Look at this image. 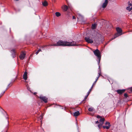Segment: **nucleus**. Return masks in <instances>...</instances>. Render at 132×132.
I'll return each instance as SVG.
<instances>
[{"mask_svg":"<svg viewBox=\"0 0 132 132\" xmlns=\"http://www.w3.org/2000/svg\"><path fill=\"white\" fill-rule=\"evenodd\" d=\"M54 46H74L76 45V43L73 41L70 42L67 41H63L62 40L59 41L56 44H54L51 45Z\"/></svg>","mask_w":132,"mask_h":132,"instance_id":"obj_1","label":"nucleus"},{"mask_svg":"<svg viewBox=\"0 0 132 132\" xmlns=\"http://www.w3.org/2000/svg\"><path fill=\"white\" fill-rule=\"evenodd\" d=\"M93 52L95 55L97 56L98 59L97 61L98 63H99L100 62V60L101 58V55L98 49H96L94 51H93Z\"/></svg>","mask_w":132,"mask_h":132,"instance_id":"obj_2","label":"nucleus"},{"mask_svg":"<svg viewBox=\"0 0 132 132\" xmlns=\"http://www.w3.org/2000/svg\"><path fill=\"white\" fill-rule=\"evenodd\" d=\"M105 120L104 118H101L99 120L100 124L98 125V127L99 128H101L102 125L104 123V121Z\"/></svg>","mask_w":132,"mask_h":132,"instance_id":"obj_3","label":"nucleus"},{"mask_svg":"<svg viewBox=\"0 0 132 132\" xmlns=\"http://www.w3.org/2000/svg\"><path fill=\"white\" fill-rule=\"evenodd\" d=\"M39 98H40L42 100L44 101L45 103H46L47 102V98L46 97L43 96L42 95H41L40 96Z\"/></svg>","mask_w":132,"mask_h":132,"instance_id":"obj_4","label":"nucleus"},{"mask_svg":"<svg viewBox=\"0 0 132 132\" xmlns=\"http://www.w3.org/2000/svg\"><path fill=\"white\" fill-rule=\"evenodd\" d=\"M11 52L12 53V56L13 58L15 57L16 51L15 49H12L11 51Z\"/></svg>","mask_w":132,"mask_h":132,"instance_id":"obj_5","label":"nucleus"},{"mask_svg":"<svg viewBox=\"0 0 132 132\" xmlns=\"http://www.w3.org/2000/svg\"><path fill=\"white\" fill-rule=\"evenodd\" d=\"M85 40L88 43H92L93 42V40L89 37H85Z\"/></svg>","mask_w":132,"mask_h":132,"instance_id":"obj_6","label":"nucleus"},{"mask_svg":"<svg viewBox=\"0 0 132 132\" xmlns=\"http://www.w3.org/2000/svg\"><path fill=\"white\" fill-rule=\"evenodd\" d=\"M25 55L26 54L25 53L23 52H22L20 56V59L21 60H23L24 58Z\"/></svg>","mask_w":132,"mask_h":132,"instance_id":"obj_7","label":"nucleus"},{"mask_svg":"<svg viewBox=\"0 0 132 132\" xmlns=\"http://www.w3.org/2000/svg\"><path fill=\"white\" fill-rule=\"evenodd\" d=\"M108 2V0H105V2L103 3L102 5V7L103 8H105L107 5Z\"/></svg>","mask_w":132,"mask_h":132,"instance_id":"obj_8","label":"nucleus"},{"mask_svg":"<svg viewBox=\"0 0 132 132\" xmlns=\"http://www.w3.org/2000/svg\"><path fill=\"white\" fill-rule=\"evenodd\" d=\"M122 34H120L118 33H117L116 34L114 37L113 38H112L111 39V40H110V41L112 40L113 39H115V38H116L117 37L119 36H120Z\"/></svg>","mask_w":132,"mask_h":132,"instance_id":"obj_9","label":"nucleus"},{"mask_svg":"<svg viewBox=\"0 0 132 132\" xmlns=\"http://www.w3.org/2000/svg\"><path fill=\"white\" fill-rule=\"evenodd\" d=\"M125 90L124 89L122 90H118L117 91V93L119 94H121L125 92Z\"/></svg>","mask_w":132,"mask_h":132,"instance_id":"obj_10","label":"nucleus"},{"mask_svg":"<svg viewBox=\"0 0 132 132\" xmlns=\"http://www.w3.org/2000/svg\"><path fill=\"white\" fill-rule=\"evenodd\" d=\"M27 72H24V74L23 76V78L25 80H26L27 78Z\"/></svg>","mask_w":132,"mask_h":132,"instance_id":"obj_11","label":"nucleus"},{"mask_svg":"<svg viewBox=\"0 0 132 132\" xmlns=\"http://www.w3.org/2000/svg\"><path fill=\"white\" fill-rule=\"evenodd\" d=\"M62 8L64 11H66L67 10L68 7L67 5H64L62 7Z\"/></svg>","mask_w":132,"mask_h":132,"instance_id":"obj_12","label":"nucleus"},{"mask_svg":"<svg viewBox=\"0 0 132 132\" xmlns=\"http://www.w3.org/2000/svg\"><path fill=\"white\" fill-rule=\"evenodd\" d=\"M80 114V113L79 111H77L73 113V115L74 116L76 117L79 116Z\"/></svg>","mask_w":132,"mask_h":132,"instance_id":"obj_13","label":"nucleus"},{"mask_svg":"<svg viewBox=\"0 0 132 132\" xmlns=\"http://www.w3.org/2000/svg\"><path fill=\"white\" fill-rule=\"evenodd\" d=\"M116 30L118 33L120 34H122L121 33L122 30L121 29L119 28H116Z\"/></svg>","mask_w":132,"mask_h":132,"instance_id":"obj_14","label":"nucleus"},{"mask_svg":"<svg viewBox=\"0 0 132 132\" xmlns=\"http://www.w3.org/2000/svg\"><path fill=\"white\" fill-rule=\"evenodd\" d=\"M43 5L44 6H46L47 5L48 3L46 1H45L43 3Z\"/></svg>","mask_w":132,"mask_h":132,"instance_id":"obj_15","label":"nucleus"},{"mask_svg":"<svg viewBox=\"0 0 132 132\" xmlns=\"http://www.w3.org/2000/svg\"><path fill=\"white\" fill-rule=\"evenodd\" d=\"M55 14L56 16L57 17H59L61 15V14L59 12H56Z\"/></svg>","mask_w":132,"mask_h":132,"instance_id":"obj_16","label":"nucleus"},{"mask_svg":"<svg viewBox=\"0 0 132 132\" xmlns=\"http://www.w3.org/2000/svg\"><path fill=\"white\" fill-rule=\"evenodd\" d=\"M103 128H106L107 129H108L110 128V126H103Z\"/></svg>","mask_w":132,"mask_h":132,"instance_id":"obj_17","label":"nucleus"},{"mask_svg":"<svg viewBox=\"0 0 132 132\" xmlns=\"http://www.w3.org/2000/svg\"><path fill=\"white\" fill-rule=\"evenodd\" d=\"M96 24H93L92 26V29H94L96 28Z\"/></svg>","mask_w":132,"mask_h":132,"instance_id":"obj_18","label":"nucleus"},{"mask_svg":"<svg viewBox=\"0 0 132 132\" xmlns=\"http://www.w3.org/2000/svg\"><path fill=\"white\" fill-rule=\"evenodd\" d=\"M88 110L89 111H92L93 110V108H89L88 109Z\"/></svg>","mask_w":132,"mask_h":132,"instance_id":"obj_19","label":"nucleus"},{"mask_svg":"<svg viewBox=\"0 0 132 132\" xmlns=\"http://www.w3.org/2000/svg\"><path fill=\"white\" fill-rule=\"evenodd\" d=\"M105 124L106 125H108V126H110V123L109 122H105Z\"/></svg>","mask_w":132,"mask_h":132,"instance_id":"obj_20","label":"nucleus"},{"mask_svg":"<svg viewBox=\"0 0 132 132\" xmlns=\"http://www.w3.org/2000/svg\"><path fill=\"white\" fill-rule=\"evenodd\" d=\"M98 77H97V79H98V78L100 76V75H101V72H100V70L98 71Z\"/></svg>","mask_w":132,"mask_h":132,"instance_id":"obj_21","label":"nucleus"},{"mask_svg":"<svg viewBox=\"0 0 132 132\" xmlns=\"http://www.w3.org/2000/svg\"><path fill=\"white\" fill-rule=\"evenodd\" d=\"M43 118V116L41 115L39 118V119H40V120L42 119Z\"/></svg>","mask_w":132,"mask_h":132,"instance_id":"obj_22","label":"nucleus"},{"mask_svg":"<svg viewBox=\"0 0 132 132\" xmlns=\"http://www.w3.org/2000/svg\"><path fill=\"white\" fill-rule=\"evenodd\" d=\"M124 96L125 97H127L128 95L127 94L125 93L124 94Z\"/></svg>","mask_w":132,"mask_h":132,"instance_id":"obj_23","label":"nucleus"},{"mask_svg":"<svg viewBox=\"0 0 132 132\" xmlns=\"http://www.w3.org/2000/svg\"><path fill=\"white\" fill-rule=\"evenodd\" d=\"M90 91L89 92V91H88V94L87 95V97L89 95V94L90 93Z\"/></svg>","mask_w":132,"mask_h":132,"instance_id":"obj_24","label":"nucleus"},{"mask_svg":"<svg viewBox=\"0 0 132 132\" xmlns=\"http://www.w3.org/2000/svg\"><path fill=\"white\" fill-rule=\"evenodd\" d=\"M97 118H101V117L100 116L98 115L97 116Z\"/></svg>","mask_w":132,"mask_h":132,"instance_id":"obj_25","label":"nucleus"},{"mask_svg":"<svg viewBox=\"0 0 132 132\" xmlns=\"http://www.w3.org/2000/svg\"><path fill=\"white\" fill-rule=\"evenodd\" d=\"M96 123H99L100 124V122H99L98 121H97L96 122Z\"/></svg>","mask_w":132,"mask_h":132,"instance_id":"obj_26","label":"nucleus"},{"mask_svg":"<svg viewBox=\"0 0 132 132\" xmlns=\"http://www.w3.org/2000/svg\"><path fill=\"white\" fill-rule=\"evenodd\" d=\"M39 53V52L38 51L36 53V55H37L38 53Z\"/></svg>","mask_w":132,"mask_h":132,"instance_id":"obj_27","label":"nucleus"},{"mask_svg":"<svg viewBox=\"0 0 132 132\" xmlns=\"http://www.w3.org/2000/svg\"><path fill=\"white\" fill-rule=\"evenodd\" d=\"M76 18L75 16H73V19H75Z\"/></svg>","mask_w":132,"mask_h":132,"instance_id":"obj_28","label":"nucleus"},{"mask_svg":"<svg viewBox=\"0 0 132 132\" xmlns=\"http://www.w3.org/2000/svg\"><path fill=\"white\" fill-rule=\"evenodd\" d=\"M96 83H95V81L94 82L93 84V85H95Z\"/></svg>","mask_w":132,"mask_h":132,"instance_id":"obj_29","label":"nucleus"},{"mask_svg":"<svg viewBox=\"0 0 132 132\" xmlns=\"http://www.w3.org/2000/svg\"><path fill=\"white\" fill-rule=\"evenodd\" d=\"M79 18L80 17H82V16H81V15L80 14H79Z\"/></svg>","mask_w":132,"mask_h":132,"instance_id":"obj_30","label":"nucleus"},{"mask_svg":"<svg viewBox=\"0 0 132 132\" xmlns=\"http://www.w3.org/2000/svg\"><path fill=\"white\" fill-rule=\"evenodd\" d=\"M38 51L39 52H40V51H41V49H39Z\"/></svg>","mask_w":132,"mask_h":132,"instance_id":"obj_31","label":"nucleus"},{"mask_svg":"<svg viewBox=\"0 0 132 132\" xmlns=\"http://www.w3.org/2000/svg\"><path fill=\"white\" fill-rule=\"evenodd\" d=\"M98 79H96V80H95V83H96V81H97V80H98Z\"/></svg>","mask_w":132,"mask_h":132,"instance_id":"obj_32","label":"nucleus"},{"mask_svg":"<svg viewBox=\"0 0 132 132\" xmlns=\"http://www.w3.org/2000/svg\"><path fill=\"white\" fill-rule=\"evenodd\" d=\"M91 90H92V89H89V91H90V92H91Z\"/></svg>","mask_w":132,"mask_h":132,"instance_id":"obj_33","label":"nucleus"},{"mask_svg":"<svg viewBox=\"0 0 132 132\" xmlns=\"http://www.w3.org/2000/svg\"><path fill=\"white\" fill-rule=\"evenodd\" d=\"M93 85L92 86V87H91V88L90 89H92V88H93Z\"/></svg>","mask_w":132,"mask_h":132,"instance_id":"obj_34","label":"nucleus"},{"mask_svg":"<svg viewBox=\"0 0 132 132\" xmlns=\"http://www.w3.org/2000/svg\"><path fill=\"white\" fill-rule=\"evenodd\" d=\"M93 85L92 86V87H91V88L90 89H92V88H93Z\"/></svg>","mask_w":132,"mask_h":132,"instance_id":"obj_35","label":"nucleus"},{"mask_svg":"<svg viewBox=\"0 0 132 132\" xmlns=\"http://www.w3.org/2000/svg\"><path fill=\"white\" fill-rule=\"evenodd\" d=\"M87 96L85 97V99H86V98H87Z\"/></svg>","mask_w":132,"mask_h":132,"instance_id":"obj_36","label":"nucleus"},{"mask_svg":"<svg viewBox=\"0 0 132 132\" xmlns=\"http://www.w3.org/2000/svg\"><path fill=\"white\" fill-rule=\"evenodd\" d=\"M37 94V93L36 92H35L34 93V94Z\"/></svg>","mask_w":132,"mask_h":132,"instance_id":"obj_37","label":"nucleus"},{"mask_svg":"<svg viewBox=\"0 0 132 132\" xmlns=\"http://www.w3.org/2000/svg\"><path fill=\"white\" fill-rule=\"evenodd\" d=\"M40 122H42V120H40Z\"/></svg>","mask_w":132,"mask_h":132,"instance_id":"obj_38","label":"nucleus"}]
</instances>
